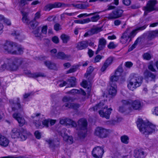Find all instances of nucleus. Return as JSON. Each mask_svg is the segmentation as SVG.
Returning a JSON list of instances; mask_svg holds the SVG:
<instances>
[{
  "mask_svg": "<svg viewBox=\"0 0 158 158\" xmlns=\"http://www.w3.org/2000/svg\"><path fill=\"white\" fill-rule=\"evenodd\" d=\"M25 63V59L22 58L6 59L4 61H0V71L2 72L6 69L12 71H17L21 65Z\"/></svg>",
  "mask_w": 158,
  "mask_h": 158,
  "instance_id": "nucleus-1",
  "label": "nucleus"
},
{
  "mask_svg": "<svg viewBox=\"0 0 158 158\" xmlns=\"http://www.w3.org/2000/svg\"><path fill=\"white\" fill-rule=\"evenodd\" d=\"M137 125L140 131L145 135L156 132L158 130L155 125L149 122L145 123L141 118L138 119Z\"/></svg>",
  "mask_w": 158,
  "mask_h": 158,
  "instance_id": "nucleus-2",
  "label": "nucleus"
},
{
  "mask_svg": "<svg viewBox=\"0 0 158 158\" xmlns=\"http://www.w3.org/2000/svg\"><path fill=\"white\" fill-rule=\"evenodd\" d=\"M147 26V25H145L141 27H138L136 29L131 31V28H127L122 34L120 39V42L123 44L127 43L129 39H130L131 41L138 31L145 29Z\"/></svg>",
  "mask_w": 158,
  "mask_h": 158,
  "instance_id": "nucleus-3",
  "label": "nucleus"
},
{
  "mask_svg": "<svg viewBox=\"0 0 158 158\" xmlns=\"http://www.w3.org/2000/svg\"><path fill=\"white\" fill-rule=\"evenodd\" d=\"M142 81V77L137 74H131L128 81L127 87L130 90L133 91L141 85Z\"/></svg>",
  "mask_w": 158,
  "mask_h": 158,
  "instance_id": "nucleus-4",
  "label": "nucleus"
},
{
  "mask_svg": "<svg viewBox=\"0 0 158 158\" xmlns=\"http://www.w3.org/2000/svg\"><path fill=\"white\" fill-rule=\"evenodd\" d=\"M104 102H105L103 101L100 102L93 107V110L95 111L101 109V110L99 111V113L100 116L108 119L109 118L112 109L110 108L107 109V106H104Z\"/></svg>",
  "mask_w": 158,
  "mask_h": 158,
  "instance_id": "nucleus-5",
  "label": "nucleus"
},
{
  "mask_svg": "<svg viewBox=\"0 0 158 158\" xmlns=\"http://www.w3.org/2000/svg\"><path fill=\"white\" fill-rule=\"evenodd\" d=\"M30 134L29 132L22 128L21 129L15 128L11 131V135L12 138H18L21 141L25 140L27 138V135Z\"/></svg>",
  "mask_w": 158,
  "mask_h": 158,
  "instance_id": "nucleus-6",
  "label": "nucleus"
},
{
  "mask_svg": "<svg viewBox=\"0 0 158 158\" xmlns=\"http://www.w3.org/2000/svg\"><path fill=\"white\" fill-rule=\"evenodd\" d=\"M87 122L84 118L80 119L78 122L77 130L78 135L81 138H84L86 136L87 132Z\"/></svg>",
  "mask_w": 158,
  "mask_h": 158,
  "instance_id": "nucleus-7",
  "label": "nucleus"
},
{
  "mask_svg": "<svg viewBox=\"0 0 158 158\" xmlns=\"http://www.w3.org/2000/svg\"><path fill=\"white\" fill-rule=\"evenodd\" d=\"M9 102L11 109V111H9L10 112L12 111H18L20 113L23 111V107L20 104L19 98L15 99L9 100Z\"/></svg>",
  "mask_w": 158,
  "mask_h": 158,
  "instance_id": "nucleus-8",
  "label": "nucleus"
},
{
  "mask_svg": "<svg viewBox=\"0 0 158 158\" xmlns=\"http://www.w3.org/2000/svg\"><path fill=\"white\" fill-rule=\"evenodd\" d=\"M3 48L6 52L13 55L16 48L13 42L9 41H6L3 44Z\"/></svg>",
  "mask_w": 158,
  "mask_h": 158,
  "instance_id": "nucleus-9",
  "label": "nucleus"
},
{
  "mask_svg": "<svg viewBox=\"0 0 158 158\" xmlns=\"http://www.w3.org/2000/svg\"><path fill=\"white\" fill-rule=\"evenodd\" d=\"M108 133V130L102 127H98L95 129L94 135L100 138H105L107 137Z\"/></svg>",
  "mask_w": 158,
  "mask_h": 158,
  "instance_id": "nucleus-10",
  "label": "nucleus"
},
{
  "mask_svg": "<svg viewBox=\"0 0 158 158\" xmlns=\"http://www.w3.org/2000/svg\"><path fill=\"white\" fill-rule=\"evenodd\" d=\"M103 148V146L94 148L92 152L93 156L96 158H102L104 153Z\"/></svg>",
  "mask_w": 158,
  "mask_h": 158,
  "instance_id": "nucleus-11",
  "label": "nucleus"
},
{
  "mask_svg": "<svg viewBox=\"0 0 158 158\" xmlns=\"http://www.w3.org/2000/svg\"><path fill=\"white\" fill-rule=\"evenodd\" d=\"M123 11L121 9H116L109 14L107 18L110 19H117L121 17Z\"/></svg>",
  "mask_w": 158,
  "mask_h": 158,
  "instance_id": "nucleus-12",
  "label": "nucleus"
},
{
  "mask_svg": "<svg viewBox=\"0 0 158 158\" xmlns=\"http://www.w3.org/2000/svg\"><path fill=\"white\" fill-rule=\"evenodd\" d=\"M107 43L106 40L104 38H101L99 39L98 48L95 52L98 54L99 52L103 49L105 47Z\"/></svg>",
  "mask_w": 158,
  "mask_h": 158,
  "instance_id": "nucleus-13",
  "label": "nucleus"
},
{
  "mask_svg": "<svg viewBox=\"0 0 158 158\" xmlns=\"http://www.w3.org/2000/svg\"><path fill=\"white\" fill-rule=\"evenodd\" d=\"M146 153L142 149H136L134 151L133 156L135 158H145Z\"/></svg>",
  "mask_w": 158,
  "mask_h": 158,
  "instance_id": "nucleus-14",
  "label": "nucleus"
},
{
  "mask_svg": "<svg viewBox=\"0 0 158 158\" xmlns=\"http://www.w3.org/2000/svg\"><path fill=\"white\" fill-rule=\"evenodd\" d=\"M13 117L18 121L20 126H22L24 124L25 120L23 118L20 116L19 114L15 113L13 114Z\"/></svg>",
  "mask_w": 158,
  "mask_h": 158,
  "instance_id": "nucleus-15",
  "label": "nucleus"
},
{
  "mask_svg": "<svg viewBox=\"0 0 158 158\" xmlns=\"http://www.w3.org/2000/svg\"><path fill=\"white\" fill-rule=\"evenodd\" d=\"M101 29L100 28L98 27L93 28L86 32L84 36L86 37L88 36L92 35L100 31Z\"/></svg>",
  "mask_w": 158,
  "mask_h": 158,
  "instance_id": "nucleus-16",
  "label": "nucleus"
},
{
  "mask_svg": "<svg viewBox=\"0 0 158 158\" xmlns=\"http://www.w3.org/2000/svg\"><path fill=\"white\" fill-rule=\"evenodd\" d=\"M113 58L111 57H110L108 58L106 60L103 66L101 68V71L102 72L104 71L106 68L110 65L113 61Z\"/></svg>",
  "mask_w": 158,
  "mask_h": 158,
  "instance_id": "nucleus-17",
  "label": "nucleus"
},
{
  "mask_svg": "<svg viewBox=\"0 0 158 158\" xmlns=\"http://www.w3.org/2000/svg\"><path fill=\"white\" fill-rule=\"evenodd\" d=\"M131 106L134 109L138 110L142 107L141 102L140 101L138 100H136L134 101L131 100Z\"/></svg>",
  "mask_w": 158,
  "mask_h": 158,
  "instance_id": "nucleus-18",
  "label": "nucleus"
},
{
  "mask_svg": "<svg viewBox=\"0 0 158 158\" xmlns=\"http://www.w3.org/2000/svg\"><path fill=\"white\" fill-rule=\"evenodd\" d=\"M88 45V44L87 41H83L77 43L76 48L79 50H81L86 48Z\"/></svg>",
  "mask_w": 158,
  "mask_h": 158,
  "instance_id": "nucleus-19",
  "label": "nucleus"
},
{
  "mask_svg": "<svg viewBox=\"0 0 158 158\" xmlns=\"http://www.w3.org/2000/svg\"><path fill=\"white\" fill-rule=\"evenodd\" d=\"M9 143L7 138L4 136L0 135V145L3 147H7Z\"/></svg>",
  "mask_w": 158,
  "mask_h": 158,
  "instance_id": "nucleus-20",
  "label": "nucleus"
},
{
  "mask_svg": "<svg viewBox=\"0 0 158 158\" xmlns=\"http://www.w3.org/2000/svg\"><path fill=\"white\" fill-rule=\"evenodd\" d=\"M64 106L67 108L66 109L69 108L76 110L80 107V105L77 103H66L63 106V108H64Z\"/></svg>",
  "mask_w": 158,
  "mask_h": 158,
  "instance_id": "nucleus-21",
  "label": "nucleus"
},
{
  "mask_svg": "<svg viewBox=\"0 0 158 158\" xmlns=\"http://www.w3.org/2000/svg\"><path fill=\"white\" fill-rule=\"evenodd\" d=\"M144 75L146 77L150 79L151 81H155L156 76L152 73L146 70L144 73Z\"/></svg>",
  "mask_w": 158,
  "mask_h": 158,
  "instance_id": "nucleus-22",
  "label": "nucleus"
},
{
  "mask_svg": "<svg viewBox=\"0 0 158 158\" xmlns=\"http://www.w3.org/2000/svg\"><path fill=\"white\" fill-rule=\"evenodd\" d=\"M158 36V33L157 30L150 31L148 33V38L150 40H151Z\"/></svg>",
  "mask_w": 158,
  "mask_h": 158,
  "instance_id": "nucleus-23",
  "label": "nucleus"
},
{
  "mask_svg": "<svg viewBox=\"0 0 158 158\" xmlns=\"http://www.w3.org/2000/svg\"><path fill=\"white\" fill-rule=\"evenodd\" d=\"M25 73L26 74L28 75L29 77H46V76L44 73H41L32 74L30 71H26L25 72Z\"/></svg>",
  "mask_w": 158,
  "mask_h": 158,
  "instance_id": "nucleus-24",
  "label": "nucleus"
},
{
  "mask_svg": "<svg viewBox=\"0 0 158 158\" xmlns=\"http://www.w3.org/2000/svg\"><path fill=\"white\" fill-rule=\"evenodd\" d=\"M70 56L65 54L63 52H59L56 54V58L60 59L61 60H65L69 57Z\"/></svg>",
  "mask_w": 158,
  "mask_h": 158,
  "instance_id": "nucleus-25",
  "label": "nucleus"
},
{
  "mask_svg": "<svg viewBox=\"0 0 158 158\" xmlns=\"http://www.w3.org/2000/svg\"><path fill=\"white\" fill-rule=\"evenodd\" d=\"M110 87L109 90V94L112 96H114L116 95L117 90L116 88L117 86L116 84H110Z\"/></svg>",
  "mask_w": 158,
  "mask_h": 158,
  "instance_id": "nucleus-26",
  "label": "nucleus"
},
{
  "mask_svg": "<svg viewBox=\"0 0 158 158\" xmlns=\"http://www.w3.org/2000/svg\"><path fill=\"white\" fill-rule=\"evenodd\" d=\"M44 63L45 65L49 69H56V64L49 61H45Z\"/></svg>",
  "mask_w": 158,
  "mask_h": 158,
  "instance_id": "nucleus-27",
  "label": "nucleus"
},
{
  "mask_svg": "<svg viewBox=\"0 0 158 158\" xmlns=\"http://www.w3.org/2000/svg\"><path fill=\"white\" fill-rule=\"evenodd\" d=\"M46 141L49 144L50 148L53 150L56 149L59 147V143L56 144L54 142L50 139L47 140Z\"/></svg>",
  "mask_w": 158,
  "mask_h": 158,
  "instance_id": "nucleus-28",
  "label": "nucleus"
},
{
  "mask_svg": "<svg viewBox=\"0 0 158 158\" xmlns=\"http://www.w3.org/2000/svg\"><path fill=\"white\" fill-rule=\"evenodd\" d=\"M61 135L63 138L64 140L70 144H71L73 143V139L72 136H68L67 135L65 134V132L64 134L61 133Z\"/></svg>",
  "mask_w": 158,
  "mask_h": 158,
  "instance_id": "nucleus-29",
  "label": "nucleus"
},
{
  "mask_svg": "<svg viewBox=\"0 0 158 158\" xmlns=\"http://www.w3.org/2000/svg\"><path fill=\"white\" fill-rule=\"evenodd\" d=\"M121 102L123 105L128 108V109L130 110L131 109V100L128 99L127 100H122Z\"/></svg>",
  "mask_w": 158,
  "mask_h": 158,
  "instance_id": "nucleus-30",
  "label": "nucleus"
},
{
  "mask_svg": "<svg viewBox=\"0 0 158 158\" xmlns=\"http://www.w3.org/2000/svg\"><path fill=\"white\" fill-rule=\"evenodd\" d=\"M22 14L23 16L22 18V21L23 23L26 24H29L30 22L29 20L27 17L28 15V13L26 12H22Z\"/></svg>",
  "mask_w": 158,
  "mask_h": 158,
  "instance_id": "nucleus-31",
  "label": "nucleus"
},
{
  "mask_svg": "<svg viewBox=\"0 0 158 158\" xmlns=\"http://www.w3.org/2000/svg\"><path fill=\"white\" fill-rule=\"evenodd\" d=\"M57 8L56 2L53 4H49L46 5L44 9L45 11H49L54 8Z\"/></svg>",
  "mask_w": 158,
  "mask_h": 158,
  "instance_id": "nucleus-32",
  "label": "nucleus"
},
{
  "mask_svg": "<svg viewBox=\"0 0 158 158\" xmlns=\"http://www.w3.org/2000/svg\"><path fill=\"white\" fill-rule=\"evenodd\" d=\"M61 39L62 40L63 43L66 44L70 40V37L67 35L63 34L60 37Z\"/></svg>",
  "mask_w": 158,
  "mask_h": 158,
  "instance_id": "nucleus-33",
  "label": "nucleus"
},
{
  "mask_svg": "<svg viewBox=\"0 0 158 158\" xmlns=\"http://www.w3.org/2000/svg\"><path fill=\"white\" fill-rule=\"evenodd\" d=\"M119 77V76L115 75V74L111 76L110 78V84H116L115 82L118 80Z\"/></svg>",
  "mask_w": 158,
  "mask_h": 158,
  "instance_id": "nucleus-34",
  "label": "nucleus"
},
{
  "mask_svg": "<svg viewBox=\"0 0 158 158\" xmlns=\"http://www.w3.org/2000/svg\"><path fill=\"white\" fill-rule=\"evenodd\" d=\"M15 50L14 55H20L23 53V48L21 47H17Z\"/></svg>",
  "mask_w": 158,
  "mask_h": 158,
  "instance_id": "nucleus-35",
  "label": "nucleus"
},
{
  "mask_svg": "<svg viewBox=\"0 0 158 158\" xmlns=\"http://www.w3.org/2000/svg\"><path fill=\"white\" fill-rule=\"evenodd\" d=\"M70 125L74 127H76L77 126L76 123L70 119L66 118V125Z\"/></svg>",
  "mask_w": 158,
  "mask_h": 158,
  "instance_id": "nucleus-36",
  "label": "nucleus"
},
{
  "mask_svg": "<svg viewBox=\"0 0 158 158\" xmlns=\"http://www.w3.org/2000/svg\"><path fill=\"white\" fill-rule=\"evenodd\" d=\"M29 24L30 25L31 28L33 29H34L38 25L39 23L36 20L33 19L30 22Z\"/></svg>",
  "mask_w": 158,
  "mask_h": 158,
  "instance_id": "nucleus-37",
  "label": "nucleus"
},
{
  "mask_svg": "<svg viewBox=\"0 0 158 158\" xmlns=\"http://www.w3.org/2000/svg\"><path fill=\"white\" fill-rule=\"evenodd\" d=\"M121 142L125 144H128L129 142V138L126 135H123L121 136Z\"/></svg>",
  "mask_w": 158,
  "mask_h": 158,
  "instance_id": "nucleus-38",
  "label": "nucleus"
},
{
  "mask_svg": "<svg viewBox=\"0 0 158 158\" xmlns=\"http://www.w3.org/2000/svg\"><path fill=\"white\" fill-rule=\"evenodd\" d=\"M94 70V68L93 67L91 66L89 67L87 69L86 73L85 74V77L87 78L92 73Z\"/></svg>",
  "mask_w": 158,
  "mask_h": 158,
  "instance_id": "nucleus-39",
  "label": "nucleus"
},
{
  "mask_svg": "<svg viewBox=\"0 0 158 158\" xmlns=\"http://www.w3.org/2000/svg\"><path fill=\"white\" fill-rule=\"evenodd\" d=\"M123 72V69L122 67L119 66L115 71L114 74L115 75L119 77L121 76Z\"/></svg>",
  "mask_w": 158,
  "mask_h": 158,
  "instance_id": "nucleus-40",
  "label": "nucleus"
},
{
  "mask_svg": "<svg viewBox=\"0 0 158 158\" xmlns=\"http://www.w3.org/2000/svg\"><path fill=\"white\" fill-rule=\"evenodd\" d=\"M76 78L74 77H72L68 79V81L70 84L71 86L72 87L76 85Z\"/></svg>",
  "mask_w": 158,
  "mask_h": 158,
  "instance_id": "nucleus-41",
  "label": "nucleus"
},
{
  "mask_svg": "<svg viewBox=\"0 0 158 158\" xmlns=\"http://www.w3.org/2000/svg\"><path fill=\"white\" fill-rule=\"evenodd\" d=\"M139 38H138L136 40L134 44L129 48L128 51L129 52L132 51L133 49L135 48L137 45L139 41Z\"/></svg>",
  "mask_w": 158,
  "mask_h": 158,
  "instance_id": "nucleus-42",
  "label": "nucleus"
},
{
  "mask_svg": "<svg viewBox=\"0 0 158 158\" xmlns=\"http://www.w3.org/2000/svg\"><path fill=\"white\" fill-rule=\"evenodd\" d=\"M139 38H138L136 40L134 44L129 48L128 51L129 52L132 51L133 49L135 48L137 45L139 41Z\"/></svg>",
  "mask_w": 158,
  "mask_h": 158,
  "instance_id": "nucleus-43",
  "label": "nucleus"
},
{
  "mask_svg": "<svg viewBox=\"0 0 158 158\" xmlns=\"http://www.w3.org/2000/svg\"><path fill=\"white\" fill-rule=\"evenodd\" d=\"M139 38H138L136 40L134 44L129 48L128 51L129 52L132 51L133 49L135 48L137 45L139 41Z\"/></svg>",
  "mask_w": 158,
  "mask_h": 158,
  "instance_id": "nucleus-44",
  "label": "nucleus"
},
{
  "mask_svg": "<svg viewBox=\"0 0 158 158\" xmlns=\"http://www.w3.org/2000/svg\"><path fill=\"white\" fill-rule=\"evenodd\" d=\"M139 38H138L136 40L134 44L129 48L128 51L129 52L132 51L133 49L135 48L137 45L139 41Z\"/></svg>",
  "mask_w": 158,
  "mask_h": 158,
  "instance_id": "nucleus-45",
  "label": "nucleus"
},
{
  "mask_svg": "<svg viewBox=\"0 0 158 158\" xmlns=\"http://www.w3.org/2000/svg\"><path fill=\"white\" fill-rule=\"evenodd\" d=\"M99 12H96L94 13H91L88 14L86 13L81 14L78 15L77 17L78 18H81L83 17H88L95 15L96 14L99 13Z\"/></svg>",
  "mask_w": 158,
  "mask_h": 158,
  "instance_id": "nucleus-46",
  "label": "nucleus"
},
{
  "mask_svg": "<svg viewBox=\"0 0 158 158\" xmlns=\"http://www.w3.org/2000/svg\"><path fill=\"white\" fill-rule=\"evenodd\" d=\"M57 8H60V7H69L70 5L69 4H65L63 3L60 2H56Z\"/></svg>",
  "mask_w": 158,
  "mask_h": 158,
  "instance_id": "nucleus-47",
  "label": "nucleus"
},
{
  "mask_svg": "<svg viewBox=\"0 0 158 158\" xmlns=\"http://www.w3.org/2000/svg\"><path fill=\"white\" fill-rule=\"evenodd\" d=\"M89 5L88 3L85 2L79 4V9H85L89 7Z\"/></svg>",
  "mask_w": 158,
  "mask_h": 158,
  "instance_id": "nucleus-48",
  "label": "nucleus"
},
{
  "mask_svg": "<svg viewBox=\"0 0 158 158\" xmlns=\"http://www.w3.org/2000/svg\"><path fill=\"white\" fill-rule=\"evenodd\" d=\"M34 123L37 128H41L43 127L42 125H41V121L40 119L38 120V121L35 120L34 121Z\"/></svg>",
  "mask_w": 158,
  "mask_h": 158,
  "instance_id": "nucleus-49",
  "label": "nucleus"
},
{
  "mask_svg": "<svg viewBox=\"0 0 158 158\" xmlns=\"http://www.w3.org/2000/svg\"><path fill=\"white\" fill-rule=\"evenodd\" d=\"M33 0H20L19 2L20 5L21 6H24L28 4V1H31Z\"/></svg>",
  "mask_w": 158,
  "mask_h": 158,
  "instance_id": "nucleus-50",
  "label": "nucleus"
},
{
  "mask_svg": "<svg viewBox=\"0 0 158 158\" xmlns=\"http://www.w3.org/2000/svg\"><path fill=\"white\" fill-rule=\"evenodd\" d=\"M100 19L99 15H97L91 17L90 19L91 21L93 22H97Z\"/></svg>",
  "mask_w": 158,
  "mask_h": 158,
  "instance_id": "nucleus-51",
  "label": "nucleus"
},
{
  "mask_svg": "<svg viewBox=\"0 0 158 158\" xmlns=\"http://www.w3.org/2000/svg\"><path fill=\"white\" fill-rule=\"evenodd\" d=\"M103 56L99 55H98L95 56L94 59V63H97L99 62L100 60Z\"/></svg>",
  "mask_w": 158,
  "mask_h": 158,
  "instance_id": "nucleus-52",
  "label": "nucleus"
},
{
  "mask_svg": "<svg viewBox=\"0 0 158 158\" xmlns=\"http://www.w3.org/2000/svg\"><path fill=\"white\" fill-rule=\"evenodd\" d=\"M41 123H42V125L46 127H48V123L49 121L46 119H41Z\"/></svg>",
  "mask_w": 158,
  "mask_h": 158,
  "instance_id": "nucleus-53",
  "label": "nucleus"
},
{
  "mask_svg": "<svg viewBox=\"0 0 158 158\" xmlns=\"http://www.w3.org/2000/svg\"><path fill=\"white\" fill-rule=\"evenodd\" d=\"M143 56L144 59L147 60H150L151 58L150 54L148 53H144Z\"/></svg>",
  "mask_w": 158,
  "mask_h": 158,
  "instance_id": "nucleus-54",
  "label": "nucleus"
},
{
  "mask_svg": "<svg viewBox=\"0 0 158 158\" xmlns=\"http://www.w3.org/2000/svg\"><path fill=\"white\" fill-rule=\"evenodd\" d=\"M127 109H128V108L123 105L122 106L119 107V111L122 113H123L127 111Z\"/></svg>",
  "mask_w": 158,
  "mask_h": 158,
  "instance_id": "nucleus-55",
  "label": "nucleus"
},
{
  "mask_svg": "<svg viewBox=\"0 0 158 158\" xmlns=\"http://www.w3.org/2000/svg\"><path fill=\"white\" fill-rule=\"evenodd\" d=\"M0 158H24V157L22 156H7L1 157Z\"/></svg>",
  "mask_w": 158,
  "mask_h": 158,
  "instance_id": "nucleus-56",
  "label": "nucleus"
},
{
  "mask_svg": "<svg viewBox=\"0 0 158 158\" xmlns=\"http://www.w3.org/2000/svg\"><path fill=\"white\" fill-rule=\"evenodd\" d=\"M62 101L64 102H66L72 101V98L70 97H67L66 96H64L63 99Z\"/></svg>",
  "mask_w": 158,
  "mask_h": 158,
  "instance_id": "nucleus-57",
  "label": "nucleus"
},
{
  "mask_svg": "<svg viewBox=\"0 0 158 158\" xmlns=\"http://www.w3.org/2000/svg\"><path fill=\"white\" fill-rule=\"evenodd\" d=\"M79 90L78 89H73L67 92V94H78L79 92Z\"/></svg>",
  "mask_w": 158,
  "mask_h": 158,
  "instance_id": "nucleus-58",
  "label": "nucleus"
},
{
  "mask_svg": "<svg viewBox=\"0 0 158 158\" xmlns=\"http://www.w3.org/2000/svg\"><path fill=\"white\" fill-rule=\"evenodd\" d=\"M41 16V12L40 11L37 12L35 15V17L33 20H36L37 19H39Z\"/></svg>",
  "mask_w": 158,
  "mask_h": 158,
  "instance_id": "nucleus-59",
  "label": "nucleus"
},
{
  "mask_svg": "<svg viewBox=\"0 0 158 158\" xmlns=\"http://www.w3.org/2000/svg\"><path fill=\"white\" fill-rule=\"evenodd\" d=\"M116 47V46L113 42L110 43L107 46L108 48L110 49H114Z\"/></svg>",
  "mask_w": 158,
  "mask_h": 158,
  "instance_id": "nucleus-60",
  "label": "nucleus"
},
{
  "mask_svg": "<svg viewBox=\"0 0 158 158\" xmlns=\"http://www.w3.org/2000/svg\"><path fill=\"white\" fill-rule=\"evenodd\" d=\"M34 135L37 139H39L40 138L41 134L39 131H36L34 133Z\"/></svg>",
  "mask_w": 158,
  "mask_h": 158,
  "instance_id": "nucleus-61",
  "label": "nucleus"
},
{
  "mask_svg": "<svg viewBox=\"0 0 158 158\" xmlns=\"http://www.w3.org/2000/svg\"><path fill=\"white\" fill-rule=\"evenodd\" d=\"M54 30L56 31H58L61 29L60 25L59 23H56L54 26Z\"/></svg>",
  "mask_w": 158,
  "mask_h": 158,
  "instance_id": "nucleus-62",
  "label": "nucleus"
},
{
  "mask_svg": "<svg viewBox=\"0 0 158 158\" xmlns=\"http://www.w3.org/2000/svg\"><path fill=\"white\" fill-rule=\"evenodd\" d=\"M153 114L158 116V106L155 107L152 110Z\"/></svg>",
  "mask_w": 158,
  "mask_h": 158,
  "instance_id": "nucleus-63",
  "label": "nucleus"
},
{
  "mask_svg": "<svg viewBox=\"0 0 158 158\" xmlns=\"http://www.w3.org/2000/svg\"><path fill=\"white\" fill-rule=\"evenodd\" d=\"M56 18V17L55 16H49L45 20L49 21H54L55 20Z\"/></svg>",
  "mask_w": 158,
  "mask_h": 158,
  "instance_id": "nucleus-64",
  "label": "nucleus"
}]
</instances>
